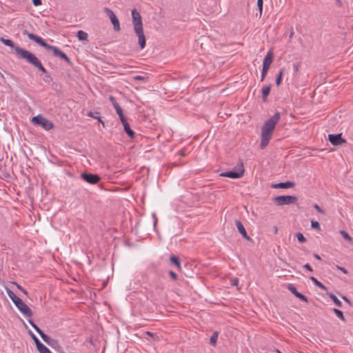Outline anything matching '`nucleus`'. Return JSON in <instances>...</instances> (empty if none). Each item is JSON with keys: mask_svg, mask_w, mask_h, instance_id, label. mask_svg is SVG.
Returning a JSON list of instances; mask_svg holds the SVG:
<instances>
[{"mask_svg": "<svg viewBox=\"0 0 353 353\" xmlns=\"http://www.w3.org/2000/svg\"><path fill=\"white\" fill-rule=\"evenodd\" d=\"M263 0H257V6L259 10V15L260 17L262 14V10H263Z\"/></svg>", "mask_w": 353, "mask_h": 353, "instance_id": "38", "label": "nucleus"}, {"mask_svg": "<svg viewBox=\"0 0 353 353\" xmlns=\"http://www.w3.org/2000/svg\"><path fill=\"white\" fill-rule=\"evenodd\" d=\"M274 59V53L272 50H270L268 52L266 56L265 57L263 62V68L268 69L270 68V65L272 63Z\"/></svg>", "mask_w": 353, "mask_h": 353, "instance_id": "12", "label": "nucleus"}, {"mask_svg": "<svg viewBox=\"0 0 353 353\" xmlns=\"http://www.w3.org/2000/svg\"><path fill=\"white\" fill-rule=\"evenodd\" d=\"M268 71V69H266L264 68H262L261 74V81H263L264 80L265 76L267 75Z\"/></svg>", "mask_w": 353, "mask_h": 353, "instance_id": "39", "label": "nucleus"}, {"mask_svg": "<svg viewBox=\"0 0 353 353\" xmlns=\"http://www.w3.org/2000/svg\"><path fill=\"white\" fill-rule=\"evenodd\" d=\"M109 99L114 107H115V105H119V103L117 102L115 98L113 96H110Z\"/></svg>", "mask_w": 353, "mask_h": 353, "instance_id": "46", "label": "nucleus"}, {"mask_svg": "<svg viewBox=\"0 0 353 353\" xmlns=\"http://www.w3.org/2000/svg\"><path fill=\"white\" fill-rule=\"evenodd\" d=\"M274 202L277 205H284L294 204L297 202L298 198L295 196L285 195L278 196L273 199Z\"/></svg>", "mask_w": 353, "mask_h": 353, "instance_id": "6", "label": "nucleus"}, {"mask_svg": "<svg viewBox=\"0 0 353 353\" xmlns=\"http://www.w3.org/2000/svg\"><path fill=\"white\" fill-rule=\"evenodd\" d=\"M341 234L342 236L347 241L352 243V238L348 234V233L344 230L340 231Z\"/></svg>", "mask_w": 353, "mask_h": 353, "instance_id": "30", "label": "nucleus"}, {"mask_svg": "<svg viewBox=\"0 0 353 353\" xmlns=\"http://www.w3.org/2000/svg\"><path fill=\"white\" fill-rule=\"evenodd\" d=\"M88 37V34L83 30H79L77 32V37H78L79 40H80V41L87 40Z\"/></svg>", "mask_w": 353, "mask_h": 353, "instance_id": "25", "label": "nucleus"}, {"mask_svg": "<svg viewBox=\"0 0 353 353\" xmlns=\"http://www.w3.org/2000/svg\"><path fill=\"white\" fill-rule=\"evenodd\" d=\"M219 333L218 332H213L212 335L210 337V343L212 346H215L217 339H218Z\"/></svg>", "mask_w": 353, "mask_h": 353, "instance_id": "24", "label": "nucleus"}, {"mask_svg": "<svg viewBox=\"0 0 353 353\" xmlns=\"http://www.w3.org/2000/svg\"><path fill=\"white\" fill-rule=\"evenodd\" d=\"M14 53L19 59H25L28 63L38 68L43 73H46V68L40 60L32 52L19 46L14 48Z\"/></svg>", "mask_w": 353, "mask_h": 353, "instance_id": "3", "label": "nucleus"}, {"mask_svg": "<svg viewBox=\"0 0 353 353\" xmlns=\"http://www.w3.org/2000/svg\"><path fill=\"white\" fill-rule=\"evenodd\" d=\"M335 3L340 7H341L343 5L342 1L341 0H335Z\"/></svg>", "mask_w": 353, "mask_h": 353, "instance_id": "52", "label": "nucleus"}, {"mask_svg": "<svg viewBox=\"0 0 353 353\" xmlns=\"http://www.w3.org/2000/svg\"><path fill=\"white\" fill-rule=\"evenodd\" d=\"M288 289L297 298L300 299L301 300L305 301V302H307V298L302 294L301 293L299 292L297 290H296V288L292 284H289L288 285Z\"/></svg>", "mask_w": 353, "mask_h": 353, "instance_id": "15", "label": "nucleus"}, {"mask_svg": "<svg viewBox=\"0 0 353 353\" xmlns=\"http://www.w3.org/2000/svg\"><path fill=\"white\" fill-rule=\"evenodd\" d=\"M154 217L155 218V221H154V225L157 224V219L156 218V216L154 214Z\"/></svg>", "mask_w": 353, "mask_h": 353, "instance_id": "57", "label": "nucleus"}, {"mask_svg": "<svg viewBox=\"0 0 353 353\" xmlns=\"http://www.w3.org/2000/svg\"><path fill=\"white\" fill-rule=\"evenodd\" d=\"M32 2L33 3V5L35 6H39L42 4L41 0H32Z\"/></svg>", "mask_w": 353, "mask_h": 353, "instance_id": "47", "label": "nucleus"}, {"mask_svg": "<svg viewBox=\"0 0 353 353\" xmlns=\"http://www.w3.org/2000/svg\"><path fill=\"white\" fill-rule=\"evenodd\" d=\"M299 67V64H297V63L296 64H294V71H298Z\"/></svg>", "mask_w": 353, "mask_h": 353, "instance_id": "54", "label": "nucleus"}, {"mask_svg": "<svg viewBox=\"0 0 353 353\" xmlns=\"http://www.w3.org/2000/svg\"><path fill=\"white\" fill-rule=\"evenodd\" d=\"M23 34H25V35H27V37H28L30 39H31V40H32V39L34 38V35H35V34H33V33H29L27 30H24V31L23 32Z\"/></svg>", "mask_w": 353, "mask_h": 353, "instance_id": "41", "label": "nucleus"}, {"mask_svg": "<svg viewBox=\"0 0 353 353\" xmlns=\"http://www.w3.org/2000/svg\"><path fill=\"white\" fill-rule=\"evenodd\" d=\"M310 279L312 281V282L319 288H320L322 290H324L325 291L327 290V287H325L321 282L318 281L315 277L311 276Z\"/></svg>", "mask_w": 353, "mask_h": 353, "instance_id": "23", "label": "nucleus"}, {"mask_svg": "<svg viewBox=\"0 0 353 353\" xmlns=\"http://www.w3.org/2000/svg\"><path fill=\"white\" fill-rule=\"evenodd\" d=\"M48 50L52 51L54 57H60L61 59L65 61L67 63L70 64L71 63L70 58L63 52L60 50L57 47L54 46H51Z\"/></svg>", "mask_w": 353, "mask_h": 353, "instance_id": "10", "label": "nucleus"}, {"mask_svg": "<svg viewBox=\"0 0 353 353\" xmlns=\"http://www.w3.org/2000/svg\"><path fill=\"white\" fill-rule=\"evenodd\" d=\"M329 296L332 299V300L334 301V304L338 307L342 306L341 301L332 293H330L329 294Z\"/></svg>", "mask_w": 353, "mask_h": 353, "instance_id": "26", "label": "nucleus"}, {"mask_svg": "<svg viewBox=\"0 0 353 353\" xmlns=\"http://www.w3.org/2000/svg\"><path fill=\"white\" fill-rule=\"evenodd\" d=\"M47 344L52 348H57L59 347L58 341L56 339L52 338L49 340V342Z\"/></svg>", "mask_w": 353, "mask_h": 353, "instance_id": "29", "label": "nucleus"}, {"mask_svg": "<svg viewBox=\"0 0 353 353\" xmlns=\"http://www.w3.org/2000/svg\"><path fill=\"white\" fill-rule=\"evenodd\" d=\"M32 121L34 124L41 126L43 129L49 130L54 126L53 123L41 115L32 117Z\"/></svg>", "mask_w": 353, "mask_h": 353, "instance_id": "7", "label": "nucleus"}, {"mask_svg": "<svg viewBox=\"0 0 353 353\" xmlns=\"http://www.w3.org/2000/svg\"><path fill=\"white\" fill-rule=\"evenodd\" d=\"M39 334L40 335V336L41 337V339L46 343H48L49 342V340L51 339L50 336H48L47 334H46L45 333L43 332V331H41L40 333H39Z\"/></svg>", "mask_w": 353, "mask_h": 353, "instance_id": "33", "label": "nucleus"}, {"mask_svg": "<svg viewBox=\"0 0 353 353\" xmlns=\"http://www.w3.org/2000/svg\"><path fill=\"white\" fill-rule=\"evenodd\" d=\"M245 170L243 168V164L240 161L239 164L234 170L227 171L220 174L221 176L229 177L231 179H240L244 174Z\"/></svg>", "mask_w": 353, "mask_h": 353, "instance_id": "5", "label": "nucleus"}, {"mask_svg": "<svg viewBox=\"0 0 353 353\" xmlns=\"http://www.w3.org/2000/svg\"><path fill=\"white\" fill-rule=\"evenodd\" d=\"M145 334L146 335H148V336H150V337L153 338V339H154V340H155V341H159V336H158L156 334H154V333H152V332H150V331H147V332H145Z\"/></svg>", "mask_w": 353, "mask_h": 353, "instance_id": "36", "label": "nucleus"}, {"mask_svg": "<svg viewBox=\"0 0 353 353\" xmlns=\"http://www.w3.org/2000/svg\"><path fill=\"white\" fill-rule=\"evenodd\" d=\"M295 185V183L292 181H286V182H281L279 183H274L271 185L272 188L277 189V188H293Z\"/></svg>", "mask_w": 353, "mask_h": 353, "instance_id": "13", "label": "nucleus"}, {"mask_svg": "<svg viewBox=\"0 0 353 353\" xmlns=\"http://www.w3.org/2000/svg\"><path fill=\"white\" fill-rule=\"evenodd\" d=\"M339 269H340L343 273L346 274L347 273V270H345V268H339L338 267Z\"/></svg>", "mask_w": 353, "mask_h": 353, "instance_id": "55", "label": "nucleus"}, {"mask_svg": "<svg viewBox=\"0 0 353 353\" xmlns=\"http://www.w3.org/2000/svg\"><path fill=\"white\" fill-rule=\"evenodd\" d=\"M235 225H236L239 232H240V234L243 236V237L248 241H250L251 239L248 235L243 223L240 221L236 220V221H235Z\"/></svg>", "mask_w": 353, "mask_h": 353, "instance_id": "14", "label": "nucleus"}, {"mask_svg": "<svg viewBox=\"0 0 353 353\" xmlns=\"http://www.w3.org/2000/svg\"><path fill=\"white\" fill-rule=\"evenodd\" d=\"M37 348L39 353H52L42 343H39L38 345H37Z\"/></svg>", "mask_w": 353, "mask_h": 353, "instance_id": "21", "label": "nucleus"}, {"mask_svg": "<svg viewBox=\"0 0 353 353\" xmlns=\"http://www.w3.org/2000/svg\"><path fill=\"white\" fill-rule=\"evenodd\" d=\"M118 115H119V119H120V120H121V123H125V122L128 121H127V119H126V118L125 117V116H124V114H123V112H121L120 114H119Z\"/></svg>", "mask_w": 353, "mask_h": 353, "instance_id": "43", "label": "nucleus"}, {"mask_svg": "<svg viewBox=\"0 0 353 353\" xmlns=\"http://www.w3.org/2000/svg\"><path fill=\"white\" fill-rule=\"evenodd\" d=\"M314 208L319 212V213H321L323 214H325V212L323 210H322L319 205H318L317 204H314Z\"/></svg>", "mask_w": 353, "mask_h": 353, "instance_id": "44", "label": "nucleus"}, {"mask_svg": "<svg viewBox=\"0 0 353 353\" xmlns=\"http://www.w3.org/2000/svg\"><path fill=\"white\" fill-rule=\"evenodd\" d=\"M303 268L307 269L308 271L310 272H312L313 271V269L312 268V267L310 266V264L307 263L305 265H303Z\"/></svg>", "mask_w": 353, "mask_h": 353, "instance_id": "49", "label": "nucleus"}, {"mask_svg": "<svg viewBox=\"0 0 353 353\" xmlns=\"http://www.w3.org/2000/svg\"><path fill=\"white\" fill-rule=\"evenodd\" d=\"M114 108H115V110H116L117 114H120L121 112H123V110H122L121 106L119 105H119H115V107H114Z\"/></svg>", "mask_w": 353, "mask_h": 353, "instance_id": "48", "label": "nucleus"}, {"mask_svg": "<svg viewBox=\"0 0 353 353\" xmlns=\"http://www.w3.org/2000/svg\"><path fill=\"white\" fill-rule=\"evenodd\" d=\"M283 72H284V69L282 68L280 70L276 78V85H279L281 82V79H282V76H283Z\"/></svg>", "mask_w": 353, "mask_h": 353, "instance_id": "28", "label": "nucleus"}, {"mask_svg": "<svg viewBox=\"0 0 353 353\" xmlns=\"http://www.w3.org/2000/svg\"><path fill=\"white\" fill-rule=\"evenodd\" d=\"M32 41H35L37 44L41 46L42 47L45 48L46 50H48L51 45L47 43L41 37L34 35V38L32 39Z\"/></svg>", "mask_w": 353, "mask_h": 353, "instance_id": "17", "label": "nucleus"}, {"mask_svg": "<svg viewBox=\"0 0 353 353\" xmlns=\"http://www.w3.org/2000/svg\"><path fill=\"white\" fill-rule=\"evenodd\" d=\"M132 18L134 31L138 37L140 48L143 50L145 47L146 39L143 32L142 17L136 9H133L132 10Z\"/></svg>", "mask_w": 353, "mask_h": 353, "instance_id": "2", "label": "nucleus"}, {"mask_svg": "<svg viewBox=\"0 0 353 353\" xmlns=\"http://www.w3.org/2000/svg\"><path fill=\"white\" fill-rule=\"evenodd\" d=\"M169 275L170 276V277H171L173 280H174V281L177 280V278H178V277H177V275H176V274L174 272H173L172 270H170V271H169Z\"/></svg>", "mask_w": 353, "mask_h": 353, "instance_id": "42", "label": "nucleus"}, {"mask_svg": "<svg viewBox=\"0 0 353 353\" xmlns=\"http://www.w3.org/2000/svg\"><path fill=\"white\" fill-rule=\"evenodd\" d=\"M104 12L110 17V19L113 25L114 30L115 31H119L121 30L120 23L114 12L108 8H105Z\"/></svg>", "mask_w": 353, "mask_h": 353, "instance_id": "8", "label": "nucleus"}, {"mask_svg": "<svg viewBox=\"0 0 353 353\" xmlns=\"http://www.w3.org/2000/svg\"><path fill=\"white\" fill-rule=\"evenodd\" d=\"M16 285H17V288H18L19 290H21L23 293H24V294H27V291H26L24 288H23L21 285H19V284H17V283Z\"/></svg>", "mask_w": 353, "mask_h": 353, "instance_id": "50", "label": "nucleus"}, {"mask_svg": "<svg viewBox=\"0 0 353 353\" xmlns=\"http://www.w3.org/2000/svg\"><path fill=\"white\" fill-rule=\"evenodd\" d=\"M99 114V112H89L88 113V115L90 117H92V118H94V119H97L100 123H102V125L104 126V122L103 121L101 120V119L99 118V117L98 116Z\"/></svg>", "mask_w": 353, "mask_h": 353, "instance_id": "27", "label": "nucleus"}, {"mask_svg": "<svg viewBox=\"0 0 353 353\" xmlns=\"http://www.w3.org/2000/svg\"><path fill=\"white\" fill-rule=\"evenodd\" d=\"M32 41H35L37 44L41 46L42 47L45 48L46 50H48L51 45L47 43L41 37L34 35V38L32 39Z\"/></svg>", "mask_w": 353, "mask_h": 353, "instance_id": "16", "label": "nucleus"}, {"mask_svg": "<svg viewBox=\"0 0 353 353\" xmlns=\"http://www.w3.org/2000/svg\"><path fill=\"white\" fill-rule=\"evenodd\" d=\"M296 236L298 239V241L300 242V243H305L306 242V239L305 238V236L303 235L302 233L301 232H297L296 234Z\"/></svg>", "mask_w": 353, "mask_h": 353, "instance_id": "32", "label": "nucleus"}, {"mask_svg": "<svg viewBox=\"0 0 353 353\" xmlns=\"http://www.w3.org/2000/svg\"><path fill=\"white\" fill-rule=\"evenodd\" d=\"M28 333L30 334V335L31 336L32 339L34 340L35 344H36V346L38 345L39 343H41L39 339L30 330L28 332Z\"/></svg>", "mask_w": 353, "mask_h": 353, "instance_id": "37", "label": "nucleus"}, {"mask_svg": "<svg viewBox=\"0 0 353 353\" xmlns=\"http://www.w3.org/2000/svg\"><path fill=\"white\" fill-rule=\"evenodd\" d=\"M82 179L87 183L90 184H97L101 179L100 176L97 174H92L89 172H83L81 174Z\"/></svg>", "mask_w": 353, "mask_h": 353, "instance_id": "9", "label": "nucleus"}, {"mask_svg": "<svg viewBox=\"0 0 353 353\" xmlns=\"http://www.w3.org/2000/svg\"><path fill=\"white\" fill-rule=\"evenodd\" d=\"M333 311L335 313V314L337 316V317H339L340 319H341L343 321H345V317L343 316L342 311H341L340 310H338L336 308H334Z\"/></svg>", "mask_w": 353, "mask_h": 353, "instance_id": "31", "label": "nucleus"}, {"mask_svg": "<svg viewBox=\"0 0 353 353\" xmlns=\"http://www.w3.org/2000/svg\"><path fill=\"white\" fill-rule=\"evenodd\" d=\"M271 85H266L262 89V99L263 101H266L267 97L270 94Z\"/></svg>", "mask_w": 353, "mask_h": 353, "instance_id": "20", "label": "nucleus"}, {"mask_svg": "<svg viewBox=\"0 0 353 353\" xmlns=\"http://www.w3.org/2000/svg\"><path fill=\"white\" fill-rule=\"evenodd\" d=\"M239 283V279L237 278H235L232 280V285L237 286Z\"/></svg>", "mask_w": 353, "mask_h": 353, "instance_id": "51", "label": "nucleus"}, {"mask_svg": "<svg viewBox=\"0 0 353 353\" xmlns=\"http://www.w3.org/2000/svg\"><path fill=\"white\" fill-rule=\"evenodd\" d=\"M133 78L135 80H143V81H145L148 79V77L141 76V75H137V76L134 77Z\"/></svg>", "mask_w": 353, "mask_h": 353, "instance_id": "45", "label": "nucleus"}, {"mask_svg": "<svg viewBox=\"0 0 353 353\" xmlns=\"http://www.w3.org/2000/svg\"><path fill=\"white\" fill-rule=\"evenodd\" d=\"M314 258H316V259H318V260H321V257H320V256H319V255H318L317 254H314Z\"/></svg>", "mask_w": 353, "mask_h": 353, "instance_id": "56", "label": "nucleus"}, {"mask_svg": "<svg viewBox=\"0 0 353 353\" xmlns=\"http://www.w3.org/2000/svg\"><path fill=\"white\" fill-rule=\"evenodd\" d=\"M311 226H312V228H314V229H316L317 230H321L320 224L316 221H311Z\"/></svg>", "mask_w": 353, "mask_h": 353, "instance_id": "34", "label": "nucleus"}, {"mask_svg": "<svg viewBox=\"0 0 353 353\" xmlns=\"http://www.w3.org/2000/svg\"><path fill=\"white\" fill-rule=\"evenodd\" d=\"M123 125L124 131L126 132V134L130 137L131 139L134 138L135 133L130 128V124L128 121L122 123Z\"/></svg>", "mask_w": 353, "mask_h": 353, "instance_id": "18", "label": "nucleus"}, {"mask_svg": "<svg viewBox=\"0 0 353 353\" xmlns=\"http://www.w3.org/2000/svg\"><path fill=\"white\" fill-rule=\"evenodd\" d=\"M280 113L276 112L269 119L265 121L262 125L260 143L261 149H264L268 145L272 139L275 126L280 120Z\"/></svg>", "mask_w": 353, "mask_h": 353, "instance_id": "1", "label": "nucleus"}, {"mask_svg": "<svg viewBox=\"0 0 353 353\" xmlns=\"http://www.w3.org/2000/svg\"><path fill=\"white\" fill-rule=\"evenodd\" d=\"M341 136H342L341 134H329L328 140L332 145H339L341 144L342 143L346 142V141L345 139H342Z\"/></svg>", "mask_w": 353, "mask_h": 353, "instance_id": "11", "label": "nucleus"}, {"mask_svg": "<svg viewBox=\"0 0 353 353\" xmlns=\"http://www.w3.org/2000/svg\"><path fill=\"white\" fill-rule=\"evenodd\" d=\"M170 263L175 265L179 270H181V263L178 256L172 255L170 258Z\"/></svg>", "mask_w": 353, "mask_h": 353, "instance_id": "19", "label": "nucleus"}, {"mask_svg": "<svg viewBox=\"0 0 353 353\" xmlns=\"http://www.w3.org/2000/svg\"><path fill=\"white\" fill-rule=\"evenodd\" d=\"M0 41L6 46L12 48L14 50V48L17 47L14 46V42L8 39H4L3 37L0 38Z\"/></svg>", "mask_w": 353, "mask_h": 353, "instance_id": "22", "label": "nucleus"}, {"mask_svg": "<svg viewBox=\"0 0 353 353\" xmlns=\"http://www.w3.org/2000/svg\"><path fill=\"white\" fill-rule=\"evenodd\" d=\"M28 322L38 334L42 331L36 324L33 323V321L31 319H29Z\"/></svg>", "mask_w": 353, "mask_h": 353, "instance_id": "35", "label": "nucleus"}, {"mask_svg": "<svg viewBox=\"0 0 353 353\" xmlns=\"http://www.w3.org/2000/svg\"><path fill=\"white\" fill-rule=\"evenodd\" d=\"M342 299H343L345 301H346L347 303H348L350 305H351V302H350V299H348L346 296H342Z\"/></svg>", "mask_w": 353, "mask_h": 353, "instance_id": "53", "label": "nucleus"}, {"mask_svg": "<svg viewBox=\"0 0 353 353\" xmlns=\"http://www.w3.org/2000/svg\"><path fill=\"white\" fill-rule=\"evenodd\" d=\"M10 299L13 301L17 309L25 316L30 317L32 314L30 308L10 289H6Z\"/></svg>", "mask_w": 353, "mask_h": 353, "instance_id": "4", "label": "nucleus"}, {"mask_svg": "<svg viewBox=\"0 0 353 353\" xmlns=\"http://www.w3.org/2000/svg\"><path fill=\"white\" fill-rule=\"evenodd\" d=\"M45 74H46V75H45V77L43 78L44 81L46 82V83H50L52 81V77L47 72L45 73Z\"/></svg>", "mask_w": 353, "mask_h": 353, "instance_id": "40", "label": "nucleus"}]
</instances>
